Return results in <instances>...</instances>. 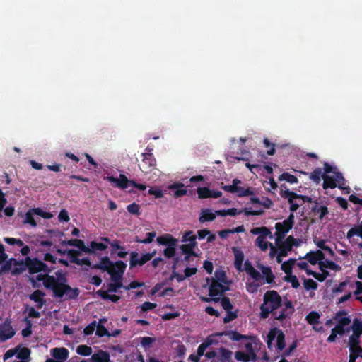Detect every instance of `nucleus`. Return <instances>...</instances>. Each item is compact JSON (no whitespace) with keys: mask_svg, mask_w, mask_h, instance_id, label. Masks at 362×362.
<instances>
[{"mask_svg":"<svg viewBox=\"0 0 362 362\" xmlns=\"http://www.w3.org/2000/svg\"><path fill=\"white\" fill-rule=\"evenodd\" d=\"M66 279L64 276L62 278L57 279L53 276L45 275L44 279V286L46 288L50 289L53 292L54 296L58 298L64 297V300H75L80 293L78 288H71L65 282Z\"/></svg>","mask_w":362,"mask_h":362,"instance_id":"1","label":"nucleus"},{"mask_svg":"<svg viewBox=\"0 0 362 362\" xmlns=\"http://www.w3.org/2000/svg\"><path fill=\"white\" fill-rule=\"evenodd\" d=\"M282 305V299L277 291L272 290L267 291L263 297V303L260 306V317L266 319L269 314Z\"/></svg>","mask_w":362,"mask_h":362,"instance_id":"2","label":"nucleus"},{"mask_svg":"<svg viewBox=\"0 0 362 362\" xmlns=\"http://www.w3.org/2000/svg\"><path fill=\"white\" fill-rule=\"evenodd\" d=\"M27 268L30 274H36L40 272H49L48 266L39 260L37 258L31 259L29 257H27L25 260V267L21 268H15L12 271L13 274H21L23 270Z\"/></svg>","mask_w":362,"mask_h":362,"instance_id":"3","label":"nucleus"},{"mask_svg":"<svg viewBox=\"0 0 362 362\" xmlns=\"http://www.w3.org/2000/svg\"><path fill=\"white\" fill-rule=\"evenodd\" d=\"M117 272L111 274L110 279L112 283H110L107 286V290L111 293H116L119 288H124L122 280L123 274L127 267V264L122 260L116 262Z\"/></svg>","mask_w":362,"mask_h":362,"instance_id":"4","label":"nucleus"},{"mask_svg":"<svg viewBox=\"0 0 362 362\" xmlns=\"http://www.w3.org/2000/svg\"><path fill=\"white\" fill-rule=\"evenodd\" d=\"M294 214L291 213L288 218L282 222H277L275 224L276 228V241L282 240L285 235L293 228L294 225Z\"/></svg>","mask_w":362,"mask_h":362,"instance_id":"5","label":"nucleus"},{"mask_svg":"<svg viewBox=\"0 0 362 362\" xmlns=\"http://www.w3.org/2000/svg\"><path fill=\"white\" fill-rule=\"evenodd\" d=\"M276 338V348L279 351H282L286 346L285 343V334L279 328L274 327L270 329L267 334V344L269 349H271L272 342Z\"/></svg>","mask_w":362,"mask_h":362,"instance_id":"6","label":"nucleus"},{"mask_svg":"<svg viewBox=\"0 0 362 362\" xmlns=\"http://www.w3.org/2000/svg\"><path fill=\"white\" fill-rule=\"evenodd\" d=\"M228 338L231 339L233 341L238 342V345H244L245 349H246L247 353H255V349L253 348V344L252 342L245 341L250 339V337L245 334H240L239 332L233 330L228 329Z\"/></svg>","mask_w":362,"mask_h":362,"instance_id":"7","label":"nucleus"},{"mask_svg":"<svg viewBox=\"0 0 362 362\" xmlns=\"http://www.w3.org/2000/svg\"><path fill=\"white\" fill-rule=\"evenodd\" d=\"M148 152L142 153V160L139 164L140 170L144 173H148L156 168V160L151 152V149L146 148Z\"/></svg>","mask_w":362,"mask_h":362,"instance_id":"8","label":"nucleus"},{"mask_svg":"<svg viewBox=\"0 0 362 362\" xmlns=\"http://www.w3.org/2000/svg\"><path fill=\"white\" fill-rule=\"evenodd\" d=\"M206 286H209V296L215 302L218 301L220 296L226 291V287L223 284L218 281H210L209 284L206 283L204 286V287Z\"/></svg>","mask_w":362,"mask_h":362,"instance_id":"9","label":"nucleus"},{"mask_svg":"<svg viewBox=\"0 0 362 362\" xmlns=\"http://www.w3.org/2000/svg\"><path fill=\"white\" fill-rule=\"evenodd\" d=\"M276 244L278 246L279 252H280V255L287 256L288 252L292 250L293 246H299V241L296 239L292 235H289L286 238L285 241L282 242L281 240L277 242L276 241Z\"/></svg>","mask_w":362,"mask_h":362,"instance_id":"10","label":"nucleus"},{"mask_svg":"<svg viewBox=\"0 0 362 362\" xmlns=\"http://www.w3.org/2000/svg\"><path fill=\"white\" fill-rule=\"evenodd\" d=\"M283 187L286 188V187L284 185H282L281 186V190H280V195L282 198L286 199L288 202H292V200H294L296 199H299L303 201V202H308V203H313L314 200L308 196L303 195V194H298L294 192L290 191L288 189H286L285 190L283 189Z\"/></svg>","mask_w":362,"mask_h":362,"instance_id":"11","label":"nucleus"},{"mask_svg":"<svg viewBox=\"0 0 362 362\" xmlns=\"http://www.w3.org/2000/svg\"><path fill=\"white\" fill-rule=\"evenodd\" d=\"M105 180L115 184V187L122 189H126L129 185L136 187L137 182L134 180H129L124 174H119V178L113 176H107Z\"/></svg>","mask_w":362,"mask_h":362,"instance_id":"12","label":"nucleus"},{"mask_svg":"<svg viewBox=\"0 0 362 362\" xmlns=\"http://www.w3.org/2000/svg\"><path fill=\"white\" fill-rule=\"evenodd\" d=\"M242 184L241 181L235 179L233 181V185H228V192L236 194L239 197H245L253 194V192L249 188H245L239 185Z\"/></svg>","mask_w":362,"mask_h":362,"instance_id":"13","label":"nucleus"},{"mask_svg":"<svg viewBox=\"0 0 362 362\" xmlns=\"http://www.w3.org/2000/svg\"><path fill=\"white\" fill-rule=\"evenodd\" d=\"M16 334L9 320L0 325V341L4 342L11 339Z\"/></svg>","mask_w":362,"mask_h":362,"instance_id":"14","label":"nucleus"},{"mask_svg":"<svg viewBox=\"0 0 362 362\" xmlns=\"http://www.w3.org/2000/svg\"><path fill=\"white\" fill-rule=\"evenodd\" d=\"M216 215L222 216H226V209L217 210L214 212L209 209H202L200 212L199 221L200 223H205L207 221H212L216 218Z\"/></svg>","mask_w":362,"mask_h":362,"instance_id":"15","label":"nucleus"},{"mask_svg":"<svg viewBox=\"0 0 362 362\" xmlns=\"http://www.w3.org/2000/svg\"><path fill=\"white\" fill-rule=\"evenodd\" d=\"M151 260V255L146 254H143L140 257H139V254L136 251L131 252L130 253V259H129V266L130 268H134L137 265L142 266L146 264L147 262Z\"/></svg>","mask_w":362,"mask_h":362,"instance_id":"16","label":"nucleus"},{"mask_svg":"<svg viewBox=\"0 0 362 362\" xmlns=\"http://www.w3.org/2000/svg\"><path fill=\"white\" fill-rule=\"evenodd\" d=\"M197 194L199 199L218 198L222 193L218 191L211 190L206 187H198Z\"/></svg>","mask_w":362,"mask_h":362,"instance_id":"17","label":"nucleus"},{"mask_svg":"<svg viewBox=\"0 0 362 362\" xmlns=\"http://www.w3.org/2000/svg\"><path fill=\"white\" fill-rule=\"evenodd\" d=\"M100 262L103 271L107 272L110 275L117 272L116 262L113 263L107 256L101 257Z\"/></svg>","mask_w":362,"mask_h":362,"instance_id":"18","label":"nucleus"},{"mask_svg":"<svg viewBox=\"0 0 362 362\" xmlns=\"http://www.w3.org/2000/svg\"><path fill=\"white\" fill-rule=\"evenodd\" d=\"M52 356L55 358L54 360L64 362L69 357V351L64 347L54 348L51 350Z\"/></svg>","mask_w":362,"mask_h":362,"instance_id":"19","label":"nucleus"},{"mask_svg":"<svg viewBox=\"0 0 362 362\" xmlns=\"http://www.w3.org/2000/svg\"><path fill=\"white\" fill-rule=\"evenodd\" d=\"M235 358L238 361L250 362L256 361L257 356L256 353H247L243 351H238L235 352Z\"/></svg>","mask_w":362,"mask_h":362,"instance_id":"20","label":"nucleus"},{"mask_svg":"<svg viewBox=\"0 0 362 362\" xmlns=\"http://www.w3.org/2000/svg\"><path fill=\"white\" fill-rule=\"evenodd\" d=\"M45 293L40 290H35L30 295V299L37 303L36 307L37 309H41L45 304Z\"/></svg>","mask_w":362,"mask_h":362,"instance_id":"21","label":"nucleus"},{"mask_svg":"<svg viewBox=\"0 0 362 362\" xmlns=\"http://www.w3.org/2000/svg\"><path fill=\"white\" fill-rule=\"evenodd\" d=\"M311 211L315 214L318 215V218L321 221L329 214L328 208L326 206H319L317 201L314 202V206H312Z\"/></svg>","mask_w":362,"mask_h":362,"instance_id":"22","label":"nucleus"},{"mask_svg":"<svg viewBox=\"0 0 362 362\" xmlns=\"http://www.w3.org/2000/svg\"><path fill=\"white\" fill-rule=\"evenodd\" d=\"M233 250L235 256V267L237 270L242 272L243 271V262L244 260V254L242 250L236 247H233Z\"/></svg>","mask_w":362,"mask_h":362,"instance_id":"23","label":"nucleus"},{"mask_svg":"<svg viewBox=\"0 0 362 362\" xmlns=\"http://www.w3.org/2000/svg\"><path fill=\"white\" fill-rule=\"evenodd\" d=\"M156 241L159 245L168 247L176 246L177 243V240L168 234L158 237Z\"/></svg>","mask_w":362,"mask_h":362,"instance_id":"24","label":"nucleus"},{"mask_svg":"<svg viewBox=\"0 0 362 362\" xmlns=\"http://www.w3.org/2000/svg\"><path fill=\"white\" fill-rule=\"evenodd\" d=\"M61 244L64 246L70 245L78 247L81 251L86 253V250H88V247L86 246L83 240L80 239H71L69 240H62Z\"/></svg>","mask_w":362,"mask_h":362,"instance_id":"25","label":"nucleus"},{"mask_svg":"<svg viewBox=\"0 0 362 362\" xmlns=\"http://www.w3.org/2000/svg\"><path fill=\"white\" fill-rule=\"evenodd\" d=\"M347 315L345 310H341L336 313L334 319L337 320V324L341 326H346L351 323V319L349 317L346 316Z\"/></svg>","mask_w":362,"mask_h":362,"instance_id":"26","label":"nucleus"},{"mask_svg":"<svg viewBox=\"0 0 362 362\" xmlns=\"http://www.w3.org/2000/svg\"><path fill=\"white\" fill-rule=\"evenodd\" d=\"M210 281H218L226 284V273L222 269H216L214 274V277L206 278V282L210 283Z\"/></svg>","mask_w":362,"mask_h":362,"instance_id":"27","label":"nucleus"},{"mask_svg":"<svg viewBox=\"0 0 362 362\" xmlns=\"http://www.w3.org/2000/svg\"><path fill=\"white\" fill-rule=\"evenodd\" d=\"M259 268L262 271V275L264 276L265 282L272 284L274 281L275 276L269 267L259 265Z\"/></svg>","mask_w":362,"mask_h":362,"instance_id":"28","label":"nucleus"},{"mask_svg":"<svg viewBox=\"0 0 362 362\" xmlns=\"http://www.w3.org/2000/svg\"><path fill=\"white\" fill-rule=\"evenodd\" d=\"M90 362H110V354L105 351H100L91 356Z\"/></svg>","mask_w":362,"mask_h":362,"instance_id":"29","label":"nucleus"},{"mask_svg":"<svg viewBox=\"0 0 362 362\" xmlns=\"http://www.w3.org/2000/svg\"><path fill=\"white\" fill-rule=\"evenodd\" d=\"M318 265H319L320 269H322V267H323L324 269L327 268V269L334 270L336 272H339L341 270V266H339V264H337L335 262H334L331 260H329V259H325V262H318Z\"/></svg>","mask_w":362,"mask_h":362,"instance_id":"30","label":"nucleus"},{"mask_svg":"<svg viewBox=\"0 0 362 362\" xmlns=\"http://www.w3.org/2000/svg\"><path fill=\"white\" fill-rule=\"evenodd\" d=\"M322 178L323 179V188L327 189H334L337 187V185L336 183V180L333 177H331L328 175L323 174L322 175Z\"/></svg>","mask_w":362,"mask_h":362,"instance_id":"31","label":"nucleus"},{"mask_svg":"<svg viewBox=\"0 0 362 362\" xmlns=\"http://www.w3.org/2000/svg\"><path fill=\"white\" fill-rule=\"evenodd\" d=\"M107 246L102 243H96L95 241H91L90 243V247H88V250H86V253L91 254L95 252L96 250L103 251L105 250Z\"/></svg>","mask_w":362,"mask_h":362,"instance_id":"32","label":"nucleus"},{"mask_svg":"<svg viewBox=\"0 0 362 362\" xmlns=\"http://www.w3.org/2000/svg\"><path fill=\"white\" fill-rule=\"evenodd\" d=\"M109 291H103V289H100L97 291L96 293L100 297H101L103 300H110L113 303H117L119 300L120 297L119 296L112 294H108Z\"/></svg>","mask_w":362,"mask_h":362,"instance_id":"33","label":"nucleus"},{"mask_svg":"<svg viewBox=\"0 0 362 362\" xmlns=\"http://www.w3.org/2000/svg\"><path fill=\"white\" fill-rule=\"evenodd\" d=\"M197 247V243H187L181 245L180 249L185 255H189L193 257H197V254L194 250Z\"/></svg>","mask_w":362,"mask_h":362,"instance_id":"34","label":"nucleus"},{"mask_svg":"<svg viewBox=\"0 0 362 362\" xmlns=\"http://www.w3.org/2000/svg\"><path fill=\"white\" fill-rule=\"evenodd\" d=\"M214 343V340L210 337L202 342L197 349V354L201 357L204 354L206 349Z\"/></svg>","mask_w":362,"mask_h":362,"instance_id":"35","label":"nucleus"},{"mask_svg":"<svg viewBox=\"0 0 362 362\" xmlns=\"http://www.w3.org/2000/svg\"><path fill=\"white\" fill-rule=\"evenodd\" d=\"M296 260L294 259H289L288 261L284 262L281 264V269L284 272L286 275L292 274V269L295 264Z\"/></svg>","mask_w":362,"mask_h":362,"instance_id":"36","label":"nucleus"},{"mask_svg":"<svg viewBox=\"0 0 362 362\" xmlns=\"http://www.w3.org/2000/svg\"><path fill=\"white\" fill-rule=\"evenodd\" d=\"M292 314H293V313H292L291 310H286V308H284L279 315L277 314L276 311L273 312V317H274L275 320H277L279 321H283L286 317H288L289 316H291Z\"/></svg>","mask_w":362,"mask_h":362,"instance_id":"37","label":"nucleus"},{"mask_svg":"<svg viewBox=\"0 0 362 362\" xmlns=\"http://www.w3.org/2000/svg\"><path fill=\"white\" fill-rule=\"evenodd\" d=\"M320 317V314L316 311H312L307 315L305 319L308 324L315 325L320 322L319 319Z\"/></svg>","mask_w":362,"mask_h":362,"instance_id":"38","label":"nucleus"},{"mask_svg":"<svg viewBox=\"0 0 362 362\" xmlns=\"http://www.w3.org/2000/svg\"><path fill=\"white\" fill-rule=\"evenodd\" d=\"M349 351L350 356L349 362H356V360L360 356V354L362 353V347H349Z\"/></svg>","mask_w":362,"mask_h":362,"instance_id":"39","label":"nucleus"},{"mask_svg":"<svg viewBox=\"0 0 362 362\" xmlns=\"http://www.w3.org/2000/svg\"><path fill=\"white\" fill-rule=\"evenodd\" d=\"M156 232H149L146 233V238L144 239H140L138 236L135 237V242L139 243L148 244L153 242V238L156 237Z\"/></svg>","mask_w":362,"mask_h":362,"instance_id":"40","label":"nucleus"},{"mask_svg":"<svg viewBox=\"0 0 362 362\" xmlns=\"http://www.w3.org/2000/svg\"><path fill=\"white\" fill-rule=\"evenodd\" d=\"M322 175V169L320 168H317L310 173V179L316 184H319Z\"/></svg>","mask_w":362,"mask_h":362,"instance_id":"41","label":"nucleus"},{"mask_svg":"<svg viewBox=\"0 0 362 362\" xmlns=\"http://www.w3.org/2000/svg\"><path fill=\"white\" fill-rule=\"evenodd\" d=\"M266 238L267 237L258 236L255 240L256 245L260 248L262 251H266L269 246L270 243H268L266 240Z\"/></svg>","mask_w":362,"mask_h":362,"instance_id":"42","label":"nucleus"},{"mask_svg":"<svg viewBox=\"0 0 362 362\" xmlns=\"http://www.w3.org/2000/svg\"><path fill=\"white\" fill-rule=\"evenodd\" d=\"M251 233L254 235H259V236L267 237L269 235L270 230L265 226L256 227L251 230Z\"/></svg>","mask_w":362,"mask_h":362,"instance_id":"43","label":"nucleus"},{"mask_svg":"<svg viewBox=\"0 0 362 362\" xmlns=\"http://www.w3.org/2000/svg\"><path fill=\"white\" fill-rule=\"evenodd\" d=\"M35 215L39 216L45 219H50L53 217V215L50 212L43 211L41 208H33L30 209Z\"/></svg>","mask_w":362,"mask_h":362,"instance_id":"44","label":"nucleus"},{"mask_svg":"<svg viewBox=\"0 0 362 362\" xmlns=\"http://www.w3.org/2000/svg\"><path fill=\"white\" fill-rule=\"evenodd\" d=\"M76 353L81 356H88L92 353V348L87 345H79L76 348Z\"/></svg>","mask_w":362,"mask_h":362,"instance_id":"45","label":"nucleus"},{"mask_svg":"<svg viewBox=\"0 0 362 362\" xmlns=\"http://www.w3.org/2000/svg\"><path fill=\"white\" fill-rule=\"evenodd\" d=\"M284 280L286 282L291 283L293 288L296 289L300 286V283L298 281V278L296 277V276L293 275L292 274L286 275L284 277Z\"/></svg>","mask_w":362,"mask_h":362,"instance_id":"46","label":"nucleus"},{"mask_svg":"<svg viewBox=\"0 0 362 362\" xmlns=\"http://www.w3.org/2000/svg\"><path fill=\"white\" fill-rule=\"evenodd\" d=\"M279 180H285L291 184L297 183L298 182V178L288 173H282L279 177Z\"/></svg>","mask_w":362,"mask_h":362,"instance_id":"47","label":"nucleus"},{"mask_svg":"<svg viewBox=\"0 0 362 362\" xmlns=\"http://www.w3.org/2000/svg\"><path fill=\"white\" fill-rule=\"evenodd\" d=\"M358 235L362 238V223L357 227L351 228L348 232L346 237L348 239L352 238L354 235Z\"/></svg>","mask_w":362,"mask_h":362,"instance_id":"48","label":"nucleus"},{"mask_svg":"<svg viewBox=\"0 0 362 362\" xmlns=\"http://www.w3.org/2000/svg\"><path fill=\"white\" fill-rule=\"evenodd\" d=\"M34 213H33L32 210L31 209H29L26 214H25V219L23 221V223H28L30 224L32 227H36L37 226V223L36 221H35L34 219Z\"/></svg>","mask_w":362,"mask_h":362,"instance_id":"49","label":"nucleus"},{"mask_svg":"<svg viewBox=\"0 0 362 362\" xmlns=\"http://www.w3.org/2000/svg\"><path fill=\"white\" fill-rule=\"evenodd\" d=\"M360 337H361L360 335L353 332V334L349 337V347H355V348L357 347L358 348V346H360Z\"/></svg>","mask_w":362,"mask_h":362,"instance_id":"50","label":"nucleus"},{"mask_svg":"<svg viewBox=\"0 0 362 362\" xmlns=\"http://www.w3.org/2000/svg\"><path fill=\"white\" fill-rule=\"evenodd\" d=\"M233 306L232 303L230 302L229 298H228V322L233 320L237 317L238 310L235 311L233 310Z\"/></svg>","mask_w":362,"mask_h":362,"instance_id":"51","label":"nucleus"},{"mask_svg":"<svg viewBox=\"0 0 362 362\" xmlns=\"http://www.w3.org/2000/svg\"><path fill=\"white\" fill-rule=\"evenodd\" d=\"M30 350L27 347H24V348H22L17 353L16 357L18 359L22 360V361H25V360H28V358L30 356Z\"/></svg>","mask_w":362,"mask_h":362,"instance_id":"52","label":"nucleus"},{"mask_svg":"<svg viewBox=\"0 0 362 362\" xmlns=\"http://www.w3.org/2000/svg\"><path fill=\"white\" fill-rule=\"evenodd\" d=\"M127 210L129 214H133V215L139 216L141 214L140 206L135 202H133V203L129 204L127 206Z\"/></svg>","mask_w":362,"mask_h":362,"instance_id":"53","label":"nucleus"},{"mask_svg":"<svg viewBox=\"0 0 362 362\" xmlns=\"http://www.w3.org/2000/svg\"><path fill=\"white\" fill-rule=\"evenodd\" d=\"M66 253L71 263H74L76 264L77 263H78V262L79 261V258H78V256L80 254L78 251L75 250H69L66 251Z\"/></svg>","mask_w":362,"mask_h":362,"instance_id":"54","label":"nucleus"},{"mask_svg":"<svg viewBox=\"0 0 362 362\" xmlns=\"http://www.w3.org/2000/svg\"><path fill=\"white\" fill-rule=\"evenodd\" d=\"M351 329L354 333L358 335L362 334V322L356 319L353 321Z\"/></svg>","mask_w":362,"mask_h":362,"instance_id":"55","label":"nucleus"},{"mask_svg":"<svg viewBox=\"0 0 362 362\" xmlns=\"http://www.w3.org/2000/svg\"><path fill=\"white\" fill-rule=\"evenodd\" d=\"M14 262V264L16 265L17 264H20V262H18V261H16L14 258H11L9 260H6L4 263V264L2 265L1 267V272H9L11 269V267H12V262Z\"/></svg>","mask_w":362,"mask_h":362,"instance_id":"56","label":"nucleus"},{"mask_svg":"<svg viewBox=\"0 0 362 362\" xmlns=\"http://www.w3.org/2000/svg\"><path fill=\"white\" fill-rule=\"evenodd\" d=\"M303 286L305 290H316L317 288V284L313 279H305L303 282Z\"/></svg>","mask_w":362,"mask_h":362,"instance_id":"57","label":"nucleus"},{"mask_svg":"<svg viewBox=\"0 0 362 362\" xmlns=\"http://www.w3.org/2000/svg\"><path fill=\"white\" fill-rule=\"evenodd\" d=\"M196 235H194L192 231L186 232L182 237L183 242H189V243H197L196 242Z\"/></svg>","mask_w":362,"mask_h":362,"instance_id":"58","label":"nucleus"},{"mask_svg":"<svg viewBox=\"0 0 362 362\" xmlns=\"http://www.w3.org/2000/svg\"><path fill=\"white\" fill-rule=\"evenodd\" d=\"M177 262H178V259H177V258H176V259H175V262H174V264H173V274H172V278H175V279H176V280H177L178 282H180V281H184V280L186 279V277H185V274H184V275L180 274H179V273H177V272L175 271V267H176V264H177Z\"/></svg>","mask_w":362,"mask_h":362,"instance_id":"59","label":"nucleus"},{"mask_svg":"<svg viewBox=\"0 0 362 362\" xmlns=\"http://www.w3.org/2000/svg\"><path fill=\"white\" fill-rule=\"evenodd\" d=\"M334 174L336 177L334 180H336V182H337L339 183L337 187L339 189H344L343 185L345 184V179L342 173L340 172H336Z\"/></svg>","mask_w":362,"mask_h":362,"instance_id":"60","label":"nucleus"},{"mask_svg":"<svg viewBox=\"0 0 362 362\" xmlns=\"http://www.w3.org/2000/svg\"><path fill=\"white\" fill-rule=\"evenodd\" d=\"M320 270L322 273H317L315 279H317L320 282H323L330 275V274L327 270L325 269L323 267H322V269Z\"/></svg>","mask_w":362,"mask_h":362,"instance_id":"61","label":"nucleus"},{"mask_svg":"<svg viewBox=\"0 0 362 362\" xmlns=\"http://www.w3.org/2000/svg\"><path fill=\"white\" fill-rule=\"evenodd\" d=\"M96 327V322L93 321L90 325L86 326L83 329V334L85 336H89L91 335Z\"/></svg>","mask_w":362,"mask_h":362,"instance_id":"62","label":"nucleus"},{"mask_svg":"<svg viewBox=\"0 0 362 362\" xmlns=\"http://www.w3.org/2000/svg\"><path fill=\"white\" fill-rule=\"evenodd\" d=\"M96 335L98 337L110 336L108 330L104 325H99L97 327Z\"/></svg>","mask_w":362,"mask_h":362,"instance_id":"63","label":"nucleus"},{"mask_svg":"<svg viewBox=\"0 0 362 362\" xmlns=\"http://www.w3.org/2000/svg\"><path fill=\"white\" fill-rule=\"evenodd\" d=\"M305 258L312 264L315 265L317 263L318 260L317 257L315 255L314 251H310L306 254Z\"/></svg>","mask_w":362,"mask_h":362,"instance_id":"64","label":"nucleus"}]
</instances>
